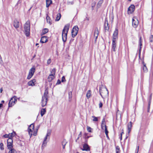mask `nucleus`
Returning <instances> with one entry per match:
<instances>
[{"mask_svg": "<svg viewBox=\"0 0 153 153\" xmlns=\"http://www.w3.org/2000/svg\"><path fill=\"white\" fill-rule=\"evenodd\" d=\"M67 31L65 33V34L62 35V39L63 42H65L67 40Z\"/></svg>", "mask_w": 153, "mask_h": 153, "instance_id": "20", "label": "nucleus"}, {"mask_svg": "<svg viewBox=\"0 0 153 153\" xmlns=\"http://www.w3.org/2000/svg\"><path fill=\"white\" fill-rule=\"evenodd\" d=\"M61 17V15L60 13H58L57 15L56 18L55 19L56 21H59Z\"/></svg>", "mask_w": 153, "mask_h": 153, "instance_id": "29", "label": "nucleus"}, {"mask_svg": "<svg viewBox=\"0 0 153 153\" xmlns=\"http://www.w3.org/2000/svg\"><path fill=\"white\" fill-rule=\"evenodd\" d=\"M118 30L116 28L113 35V39L117 40L118 39Z\"/></svg>", "mask_w": 153, "mask_h": 153, "instance_id": "6", "label": "nucleus"}, {"mask_svg": "<svg viewBox=\"0 0 153 153\" xmlns=\"http://www.w3.org/2000/svg\"><path fill=\"white\" fill-rule=\"evenodd\" d=\"M105 30H108L109 29V27L108 26V20L106 19H105Z\"/></svg>", "mask_w": 153, "mask_h": 153, "instance_id": "15", "label": "nucleus"}, {"mask_svg": "<svg viewBox=\"0 0 153 153\" xmlns=\"http://www.w3.org/2000/svg\"><path fill=\"white\" fill-rule=\"evenodd\" d=\"M91 96V91L88 90L86 94V97L88 99Z\"/></svg>", "mask_w": 153, "mask_h": 153, "instance_id": "31", "label": "nucleus"}, {"mask_svg": "<svg viewBox=\"0 0 153 153\" xmlns=\"http://www.w3.org/2000/svg\"><path fill=\"white\" fill-rule=\"evenodd\" d=\"M86 19L88 20V21L89 20V19L88 18V17H86Z\"/></svg>", "mask_w": 153, "mask_h": 153, "instance_id": "63", "label": "nucleus"}, {"mask_svg": "<svg viewBox=\"0 0 153 153\" xmlns=\"http://www.w3.org/2000/svg\"><path fill=\"white\" fill-rule=\"evenodd\" d=\"M99 106L100 108H102V102H100L99 104Z\"/></svg>", "mask_w": 153, "mask_h": 153, "instance_id": "50", "label": "nucleus"}, {"mask_svg": "<svg viewBox=\"0 0 153 153\" xmlns=\"http://www.w3.org/2000/svg\"><path fill=\"white\" fill-rule=\"evenodd\" d=\"M0 92L1 93L2 91H3V89L2 88H1L0 89Z\"/></svg>", "mask_w": 153, "mask_h": 153, "instance_id": "60", "label": "nucleus"}, {"mask_svg": "<svg viewBox=\"0 0 153 153\" xmlns=\"http://www.w3.org/2000/svg\"><path fill=\"white\" fill-rule=\"evenodd\" d=\"M150 105H148V109H150Z\"/></svg>", "mask_w": 153, "mask_h": 153, "instance_id": "61", "label": "nucleus"}, {"mask_svg": "<svg viewBox=\"0 0 153 153\" xmlns=\"http://www.w3.org/2000/svg\"><path fill=\"white\" fill-rule=\"evenodd\" d=\"M81 149L82 151H89L90 150V148L87 144L85 143L83 144V148H81Z\"/></svg>", "mask_w": 153, "mask_h": 153, "instance_id": "9", "label": "nucleus"}, {"mask_svg": "<svg viewBox=\"0 0 153 153\" xmlns=\"http://www.w3.org/2000/svg\"><path fill=\"white\" fill-rule=\"evenodd\" d=\"M6 134L4 136V137L5 138H9L10 137V134Z\"/></svg>", "mask_w": 153, "mask_h": 153, "instance_id": "46", "label": "nucleus"}, {"mask_svg": "<svg viewBox=\"0 0 153 153\" xmlns=\"http://www.w3.org/2000/svg\"><path fill=\"white\" fill-rule=\"evenodd\" d=\"M51 135V132L50 131H48L46 136L47 137Z\"/></svg>", "mask_w": 153, "mask_h": 153, "instance_id": "49", "label": "nucleus"}, {"mask_svg": "<svg viewBox=\"0 0 153 153\" xmlns=\"http://www.w3.org/2000/svg\"><path fill=\"white\" fill-rule=\"evenodd\" d=\"M139 149V146H137V153L138 152Z\"/></svg>", "mask_w": 153, "mask_h": 153, "instance_id": "62", "label": "nucleus"}, {"mask_svg": "<svg viewBox=\"0 0 153 153\" xmlns=\"http://www.w3.org/2000/svg\"><path fill=\"white\" fill-rule=\"evenodd\" d=\"M54 78V75L50 74L48 78V80L49 82H51Z\"/></svg>", "mask_w": 153, "mask_h": 153, "instance_id": "17", "label": "nucleus"}, {"mask_svg": "<svg viewBox=\"0 0 153 153\" xmlns=\"http://www.w3.org/2000/svg\"><path fill=\"white\" fill-rule=\"evenodd\" d=\"M104 129L105 130V134H108V132L107 130V127H105V128Z\"/></svg>", "mask_w": 153, "mask_h": 153, "instance_id": "47", "label": "nucleus"}, {"mask_svg": "<svg viewBox=\"0 0 153 153\" xmlns=\"http://www.w3.org/2000/svg\"><path fill=\"white\" fill-rule=\"evenodd\" d=\"M35 68L34 67H32L30 69L29 73L33 75L35 72Z\"/></svg>", "mask_w": 153, "mask_h": 153, "instance_id": "24", "label": "nucleus"}, {"mask_svg": "<svg viewBox=\"0 0 153 153\" xmlns=\"http://www.w3.org/2000/svg\"><path fill=\"white\" fill-rule=\"evenodd\" d=\"M116 153H119L120 152V148L118 146L116 147Z\"/></svg>", "mask_w": 153, "mask_h": 153, "instance_id": "39", "label": "nucleus"}, {"mask_svg": "<svg viewBox=\"0 0 153 153\" xmlns=\"http://www.w3.org/2000/svg\"><path fill=\"white\" fill-rule=\"evenodd\" d=\"M46 112V110L45 109L42 108L41 109V116H43V115L45 114Z\"/></svg>", "mask_w": 153, "mask_h": 153, "instance_id": "32", "label": "nucleus"}, {"mask_svg": "<svg viewBox=\"0 0 153 153\" xmlns=\"http://www.w3.org/2000/svg\"><path fill=\"white\" fill-rule=\"evenodd\" d=\"M52 3V1L51 0H46V7H48Z\"/></svg>", "mask_w": 153, "mask_h": 153, "instance_id": "25", "label": "nucleus"}, {"mask_svg": "<svg viewBox=\"0 0 153 153\" xmlns=\"http://www.w3.org/2000/svg\"><path fill=\"white\" fill-rule=\"evenodd\" d=\"M152 94H151L149 96V100H150L151 101L152 100Z\"/></svg>", "mask_w": 153, "mask_h": 153, "instance_id": "57", "label": "nucleus"}, {"mask_svg": "<svg viewBox=\"0 0 153 153\" xmlns=\"http://www.w3.org/2000/svg\"><path fill=\"white\" fill-rule=\"evenodd\" d=\"M3 106V104L1 103H0V108L2 107Z\"/></svg>", "mask_w": 153, "mask_h": 153, "instance_id": "59", "label": "nucleus"}, {"mask_svg": "<svg viewBox=\"0 0 153 153\" xmlns=\"http://www.w3.org/2000/svg\"><path fill=\"white\" fill-rule=\"evenodd\" d=\"M36 53H35L34 56H33L32 58L31 59V60H33V59L36 57Z\"/></svg>", "mask_w": 153, "mask_h": 153, "instance_id": "55", "label": "nucleus"}, {"mask_svg": "<svg viewBox=\"0 0 153 153\" xmlns=\"http://www.w3.org/2000/svg\"><path fill=\"white\" fill-rule=\"evenodd\" d=\"M99 34V30L97 27H96L94 30V36L95 38V42H96Z\"/></svg>", "mask_w": 153, "mask_h": 153, "instance_id": "8", "label": "nucleus"}, {"mask_svg": "<svg viewBox=\"0 0 153 153\" xmlns=\"http://www.w3.org/2000/svg\"><path fill=\"white\" fill-rule=\"evenodd\" d=\"M48 31L49 30L48 28H44L43 29L42 32L41 33V35L42 36L45 34L46 33L48 32Z\"/></svg>", "mask_w": 153, "mask_h": 153, "instance_id": "22", "label": "nucleus"}, {"mask_svg": "<svg viewBox=\"0 0 153 153\" xmlns=\"http://www.w3.org/2000/svg\"><path fill=\"white\" fill-rule=\"evenodd\" d=\"M47 22L49 23L50 24H51V19L50 17L47 16L46 18Z\"/></svg>", "mask_w": 153, "mask_h": 153, "instance_id": "34", "label": "nucleus"}, {"mask_svg": "<svg viewBox=\"0 0 153 153\" xmlns=\"http://www.w3.org/2000/svg\"><path fill=\"white\" fill-rule=\"evenodd\" d=\"M16 134V133L15 132H13L11 133L10 134V137H9L7 140V143H13V140L12 139L13 136H14Z\"/></svg>", "mask_w": 153, "mask_h": 153, "instance_id": "10", "label": "nucleus"}, {"mask_svg": "<svg viewBox=\"0 0 153 153\" xmlns=\"http://www.w3.org/2000/svg\"><path fill=\"white\" fill-rule=\"evenodd\" d=\"M61 83V81L59 79H58L56 83V84H59Z\"/></svg>", "mask_w": 153, "mask_h": 153, "instance_id": "52", "label": "nucleus"}, {"mask_svg": "<svg viewBox=\"0 0 153 153\" xmlns=\"http://www.w3.org/2000/svg\"><path fill=\"white\" fill-rule=\"evenodd\" d=\"M24 33L27 37L30 36V22L29 21H27L24 26Z\"/></svg>", "mask_w": 153, "mask_h": 153, "instance_id": "2", "label": "nucleus"}, {"mask_svg": "<svg viewBox=\"0 0 153 153\" xmlns=\"http://www.w3.org/2000/svg\"><path fill=\"white\" fill-rule=\"evenodd\" d=\"M8 153H17V152L14 149H13L10 150Z\"/></svg>", "mask_w": 153, "mask_h": 153, "instance_id": "35", "label": "nucleus"}, {"mask_svg": "<svg viewBox=\"0 0 153 153\" xmlns=\"http://www.w3.org/2000/svg\"><path fill=\"white\" fill-rule=\"evenodd\" d=\"M149 111H150V109H148V110H147V112H149Z\"/></svg>", "mask_w": 153, "mask_h": 153, "instance_id": "64", "label": "nucleus"}, {"mask_svg": "<svg viewBox=\"0 0 153 153\" xmlns=\"http://www.w3.org/2000/svg\"><path fill=\"white\" fill-rule=\"evenodd\" d=\"M106 137H107V139H109V137H108V134H106Z\"/></svg>", "mask_w": 153, "mask_h": 153, "instance_id": "58", "label": "nucleus"}, {"mask_svg": "<svg viewBox=\"0 0 153 153\" xmlns=\"http://www.w3.org/2000/svg\"><path fill=\"white\" fill-rule=\"evenodd\" d=\"M101 126L102 130H104V128H105V127H107L106 123H101Z\"/></svg>", "mask_w": 153, "mask_h": 153, "instance_id": "38", "label": "nucleus"}, {"mask_svg": "<svg viewBox=\"0 0 153 153\" xmlns=\"http://www.w3.org/2000/svg\"><path fill=\"white\" fill-rule=\"evenodd\" d=\"M78 30L79 28L77 26H76L73 27L71 31L72 37H74L77 35Z\"/></svg>", "mask_w": 153, "mask_h": 153, "instance_id": "4", "label": "nucleus"}, {"mask_svg": "<svg viewBox=\"0 0 153 153\" xmlns=\"http://www.w3.org/2000/svg\"><path fill=\"white\" fill-rule=\"evenodd\" d=\"M103 2V1L102 0H100L99 1L97 4V7H100L101 6Z\"/></svg>", "mask_w": 153, "mask_h": 153, "instance_id": "33", "label": "nucleus"}, {"mask_svg": "<svg viewBox=\"0 0 153 153\" xmlns=\"http://www.w3.org/2000/svg\"><path fill=\"white\" fill-rule=\"evenodd\" d=\"M72 97V92L71 91H70L68 92V99L69 101L70 102L71 100Z\"/></svg>", "mask_w": 153, "mask_h": 153, "instance_id": "27", "label": "nucleus"}, {"mask_svg": "<svg viewBox=\"0 0 153 153\" xmlns=\"http://www.w3.org/2000/svg\"><path fill=\"white\" fill-rule=\"evenodd\" d=\"M142 64L143 65V70L145 72H146L147 71V68L146 66V64L145 63L144 61H142Z\"/></svg>", "mask_w": 153, "mask_h": 153, "instance_id": "21", "label": "nucleus"}, {"mask_svg": "<svg viewBox=\"0 0 153 153\" xmlns=\"http://www.w3.org/2000/svg\"><path fill=\"white\" fill-rule=\"evenodd\" d=\"M48 137L46 136V137H45L44 139L42 146V149H43L46 146L47 144V142L46 141V140L47 139Z\"/></svg>", "mask_w": 153, "mask_h": 153, "instance_id": "16", "label": "nucleus"}, {"mask_svg": "<svg viewBox=\"0 0 153 153\" xmlns=\"http://www.w3.org/2000/svg\"><path fill=\"white\" fill-rule=\"evenodd\" d=\"M132 24L134 27H136L138 24V20L136 19V20H135L134 19H133Z\"/></svg>", "mask_w": 153, "mask_h": 153, "instance_id": "13", "label": "nucleus"}, {"mask_svg": "<svg viewBox=\"0 0 153 153\" xmlns=\"http://www.w3.org/2000/svg\"><path fill=\"white\" fill-rule=\"evenodd\" d=\"M132 127V123L131 121L129 122L128 125V133L129 134L131 130Z\"/></svg>", "mask_w": 153, "mask_h": 153, "instance_id": "18", "label": "nucleus"}, {"mask_svg": "<svg viewBox=\"0 0 153 153\" xmlns=\"http://www.w3.org/2000/svg\"><path fill=\"white\" fill-rule=\"evenodd\" d=\"M67 143V142L65 140H64L62 142V145L63 146V148L64 149L65 148V146Z\"/></svg>", "mask_w": 153, "mask_h": 153, "instance_id": "36", "label": "nucleus"}, {"mask_svg": "<svg viewBox=\"0 0 153 153\" xmlns=\"http://www.w3.org/2000/svg\"><path fill=\"white\" fill-rule=\"evenodd\" d=\"M134 9L135 6L134 5L132 4L128 8V11L130 13H132L134 12Z\"/></svg>", "mask_w": 153, "mask_h": 153, "instance_id": "11", "label": "nucleus"}, {"mask_svg": "<svg viewBox=\"0 0 153 153\" xmlns=\"http://www.w3.org/2000/svg\"><path fill=\"white\" fill-rule=\"evenodd\" d=\"M139 44H140V49H139V53H140V51L141 48V46H142V39H141V37L140 36L139 39Z\"/></svg>", "mask_w": 153, "mask_h": 153, "instance_id": "28", "label": "nucleus"}, {"mask_svg": "<svg viewBox=\"0 0 153 153\" xmlns=\"http://www.w3.org/2000/svg\"><path fill=\"white\" fill-rule=\"evenodd\" d=\"M92 117L94 119H93V121H97L98 120V118L94 116H92Z\"/></svg>", "mask_w": 153, "mask_h": 153, "instance_id": "41", "label": "nucleus"}, {"mask_svg": "<svg viewBox=\"0 0 153 153\" xmlns=\"http://www.w3.org/2000/svg\"><path fill=\"white\" fill-rule=\"evenodd\" d=\"M151 100H149L148 105H150L151 103Z\"/></svg>", "mask_w": 153, "mask_h": 153, "instance_id": "56", "label": "nucleus"}, {"mask_svg": "<svg viewBox=\"0 0 153 153\" xmlns=\"http://www.w3.org/2000/svg\"><path fill=\"white\" fill-rule=\"evenodd\" d=\"M36 79H33L30 81L28 82V85L29 86H33L35 85L34 82H36Z\"/></svg>", "mask_w": 153, "mask_h": 153, "instance_id": "19", "label": "nucleus"}, {"mask_svg": "<svg viewBox=\"0 0 153 153\" xmlns=\"http://www.w3.org/2000/svg\"><path fill=\"white\" fill-rule=\"evenodd\" d=\"M51 62V59H48L47 61V64H50Z\"/></svg>", "mask_w": 153, "mask_h": 153, "instance_id": "51", "label": "nucleus"}, {"mask_svg": "<svg viewBox=\"0 0 153 153\" xmlns=\"http://www.w3.org/2000/svg\"><path fill=\"white\" fill-rule=\"evenodd\" d=\"M33 76V75H31V74H29V73L28 75L27 76V79H30Z\"/></svg>", "mask_w": 153, "mask_h": 153, "instance_id": "45", "label": "nucleus"}, {"mask_svg": "<svg viewBox=\"0 0 153 153\" xmlns=\"http://www.w3.org/2000/svg\"><path fill=\"white\" fill-rule=\"evenodd\" d=\"M29 128H31L32 130H34V125L33 124H31L29 126Z\"/></svg>", "mask_w": 153, "mask_h": 153, "instance_id": "43", "label": "nucleus"}, {"mask_svg": "<svg viewBox=\"0 0 153 153\" xmlns=\"http://www.w3.org/2000/svg\"><path fill=\"white\" fill-rule=\"evenodd\" d=\"M37 133V130L36 131H35L34 132L33 134L34 136H35L36 135Z\"/></svg>", "mask_w": 153, "mask_h": 153, "instance_id": "53", "label": "nucleus"}, {"mask_svg": "<svg viewBox=\"0 0 153 153\" xmlns=\"http://www.w3.org/2000/svg\"><path fill=\"white\" fill-rule=\"evenodd\" d=\"M28 130L29 134L30 136V137H31L32 136V134L30 133H31L32 132V131L33 130H32V129L31 128H28Z\"/></svg>", "mask_w": 153, "mask_h": 153, "instance_id": "30", "label": "nucleus"}, {"mask_svg": "<svg viewBox=\"0 0 153 153\" xmlns=\"http://www.w3.org/2000/svg\"><path fill=\"white\" fill-rule=\"evenodd\" d=\"M69 26L70 25L69 24H67L65 26L62 31V35L65 34V33L66 32H67V33H68Z\"/></svg>", "mask_w": 153, "mask_h": 153, "instance_id": "7", "label": "nucleus"}, {"mask_svg": "<svg viewBox=\"0 0 153 153\" xmlns=\"http://www.w3.org/2000/svg\"><path fill=\"white\" fill-rule=\"evenodd\" d=\"M48 91H45L42 97L41 102L42 107H44L46 105L48 100Z\"/></svg>", "mask_w": 153, "mask_h": 153, "instance_id": "3", "label": "nucleus"}, {"mask_svg": "<svg viewBox=\"0 0 153 153\" xmlns=\"http://www.w3.org/2000/svg\"><path fill=\"white\" fill-rule=\"evenodd\" d=\"M149 40L150 42H153V35H151L149 37Z\"/></svg>", "mask_w": 153, "mask_h": 153, "instance_id": "40", "label": "nucleus"}, {"mask_svg": "<svg viewBox=\"0 0 153 153\" xmlns=\"http://www.w3.org/2000/svg\"><path fill=\"white\" fill-rule=\"evenodd\" d=\"M7 146L8 149H13V143H7Z\"/></svg>", "mask_w": 153, "mask_h": 153, "instance_id": "26", "label": "nucleus"}, {"mask_svg": "<svg viewBox=\"0 0 153 153\" xmlns=\"http://www.w3.org/2000/svg\"><path fill=\"white\" fill-rule=\"evenodd\" d=\"M61 81L62 82H64L66 81L65 78L64 76H63L62 77Z\"/></svg>", "mask_w": 153, "mask_h": 153, "instance_id": "48", "label": "nucleus"}, {"mask_svg": "<svg viewBox=\"0 0 153 153\" xmlns=\"http://www.w3.org/2000/svg\"><path fill=\"white\" fill-rule=\"evenodd\" d=\"M13 25L16 28H18L19 26V22L16 19H15L13 21Z\"/></svg>", "mask_w": 153, "mask_h": 153, "instance_id": "12", "label": "nucleus"}, {"mask_svg": "<svg viewBox=\"0 0 153 153\" xmlns=\"http://www.w3.org/2000/svg\"><path fill=\"white\" fill-rule=\"evenodd\" d=\"M92 129L90 127L87 126V130L88 132H91V129Z\"/></svg>", "mask_w": 153, "mask_h": 153, "instance_id": "44", "label": "nucleus"}, {"mask_svg": "<svg viewBox=\"0 0 153 153\" xmlns=\"http://www.w3.org/2000/svg\"><path fill=\"white\" fill-rule=\"evenodd\" d=\"M99 92L102 98H103V97H106L108 96V94L107 88L103 85L100 87Z\"/></svg>", "mask_w": 153, "mask_h": 153, "instance_id": "1", "label": "nucleus"}, {"mask_svg": "<svg viewBox=\"0 0 153 153\" xmlns=\"http://www.w3.org/2000/svg\"><path fill=\"white\" fill-rule=\"evenodd\" d=\"M48 37L45 36H43L41 37L40 42L41 43H43L46 42L48 41Z\"/></svg>", "mask_w": 153, "mask_h": 153, "instance_id": "14", "label": "nucleus"}, {"mask_svg": "<svg viewBox=\"0 0 153 153\" xmlns=\"http://www.w3.org/2000/svg\"><path fill=\"white\" fill-rule=\"evenodd\" d=\"M16 102V97L14 96L10 100L8 104V107H12Z\"/></svg>", "mask_w": 153, "mask_h": 153, "instance_id": "5", "label": "nucleus"}, {"mask_svg": "<svg viewBox=\"0 0 153 153\" xmlns=\"http://www.w3.org/2000/svg\"><path fill=\"white\" fill-rule=\"evenodd\" d=\"M56 73V69L55 68L53 69L51 71V74H52L53 75H55Z\"/></svg>", "mask_w": 153, "mask_h": 153, "instance_id": "37", "label": "nucleus"}, {"mask_svg": "<svg viewBox=\"0 0 153 153\" xmlns=\"http://www.w3.org/2000/svg\"><path fill=\"white\" fill-rule=\"evenodd\" d=\"M106 123L105 122V119L104 118H103L102 120V123Z\"/></svg>", "mask_w": 153, "mask_h": 153, "instance_id": "54", "label": "nucleus"}, {"mask_svg": "<svg viewBox=\"0 0 153 153\" xmlns=\"http://www.w3.org/2000/svg\"><path fill=\"white\" fill-rule=\"evenodd\" d=\"M0 148L1 150H3L4 149V145L2 143H1L0 144Z\"/></svg>", "mask_w": 153, "mask_h": 153, "instance_id": "42", "label": "nucleus"}, {"mask_svg": "<svg viewBox=\"0 0 153 153\" xmlns=\"http://www.w3.org/2000/svg\"><path fill=\"white\" fill-rule=\"evenodd\" d=\"M116 40L113 39L112 40V49L114 51H115V48H116Z\"/></svg>", "mask_w": 153, "mask_h": 153, "instance_id": "23", "label": "nucleus"}]
</instances>
